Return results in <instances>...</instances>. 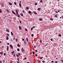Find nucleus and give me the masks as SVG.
<instances>
[{
    "instance_id": "nucleus-29",
    "label": "nucleus",
    "mask_w": 63,
    "mask_h": 63,
    "mask_svg": "<svg viewBox=\"0 0 63 63\" xmlns=\"http://www.w3.org/2000/svg\"><path fill=\"white\" fill-rule=\"evenodd\" d=\"M35 5H37V3H36L35 4Z\"/></svg>"
},
{
    "instance_id": "nucleus-24",
    "label": "nucleus",
    "mask_w": 63,
    "mask_h": 63,
    "mask_svg": "<svg viewBox=\"0 0 63 63\" xmlns=\"http://www.w3.org/2000/svg\"><path fill=\"white\" fill-rule=\"evenodd\" d=\"M23 13H24V14H25V12H24V11L23 10Z\"/></svg>"
},
{
    "instance_id": "nucleus-20",
    "label": "nucleus",
    "mask_w": 63,
    "mask_h": 63,
    "mask_svg": "<svg viewBox=\"0 0 63 63\" xmlns=\"http://www.w3.org/2000/svg\"><path fill=\"white\" fill-rule=\"evenodd\" d=\"M11 33L12 35H13V32H11Z\"/></svg>"
},
{
    "instance_id": "nucleus-32",
    "label": "nucleus",
    "mask_w": 63,
    "mask_h": 63,
    "mask_svg": "<svg viewBox=\"0 0 63 63\" xmlns=\"http://www.w3.org/2000/svg\"><path fill=\"white\" fill-rule=\"evenodd\" d=\"M6 35L8 36H9V34H8V33H7Z\"/></svg>"
},
{
    "instance_id": "nucleus-21",
    "label": "nucleus",
    "mask_w": 63,
    "mask_h": 63,
    "mask_svg": "<svg viewBox=\"0 0 63 63\" xmlns=\"http://www.w3.org/2000/svg\"><path fill=\"white\" fill-rule=\"evenodd\" d=\"M26 9H27V10H28L29 9V8L28 7H27L26 8Z\"/></svg>"
},
{
    "instance_id": "nucleus-9",
    "label": "nucleus",
    "mask_w": 63,
    "mask_h": 63,
    "mask_svg": "<svg viewBox=\"0 0 63 63\" xmlns=\"http://www.w3.org/2000/svg\"><path fill=\"white\" fill-rule=\"evenodd\" d=\"M40 10H41V8H39L38 9V11H40Z\"/></svg>"
},
{
    "instance_id": "nucleus-31",
    "label": "nucleus",
    "mask_w": 63,
    "mask_h": 63,
    "mask_svg": "<svg viewBox=\"0 0 63 63\" xmlns=\"http://www.w3.org/2000/svg\"><path fill=\"white\" fill-rule=\"evenodd\" d=\"M3 55L4 56L6 55V53H4L3 54Z\"/></svg>"
},
{
    "instance_id": "nucleus-63",
    "label": "nucleus",
    "mask_w": 63,
    "mask_h": 63,
    "mask_svg": "<svg viewBox=\"0 0 63 63\" xmlns=\"http://www.w3.org/2000/svg\"><path fill=\"white\" fill-rule=\"evenodd\" d=\"M35 26H33V28H35Z\"/></svg>"
},
{
    "instance_id": "nucleus-19",
    "label": "nucleus",
    "mask_w": 63,
    "mask_h": 63,
    "mask_svg": "<svg viewBox=\"0 0 63 63\" xmlns=\"http://www.w3.org/2000/svg\"><path fill=\"white\" fill-rule=\"evenodd\" d=\"M55 17H57V15H56L55 16Z\"/></svg>"
},
{
    "instance_id": "nucleus-34",
    "label": "nucleus",
    "mask_w": 63,
    "mask_h": 63,
    "mask_svg": "<svg viewBox=\"0 0 63 63\" xmlns=\"http://www.w3.org/2000/svg\"><path fill=\"white\" fill-rule=\"evenodd\" d=\"M14 4L15 5H16V2H14Z\"/></svg>"
},
{
    "instance_id": "nucleus-4",
    "label": "nucleus",
    "mask_w": 63,
    "mask_h": 63,
    "mask_svg": "<svg viewBox=\"0 0 63 63\" xmlns=\"http://www.w3.org/2000/svg\"><path fill=\"white\" fill-rule=\"evenodd\" d=\"M9 49V46H7V50L8 51V49Z\"/></svg>"
},
{
    "instance_id": "nucleus-44",
    "label": "nucleus",
    "mask_w": 63,
    "mask_h": 63,
    "mask_svg": "<svg viewBox=\"0 0 63 63\" xmlns=\"http://www.w3.org/2000/svg\"><path fill=\"white\" fill-rule=\"evenodd\" d=\"M36 52H38V50H35Z\"/></svg>"
},
{
    "instance_id": "nucleus-2",
    "label": "nucleus",
    "mask_w": 63,
    "mask_h": 63,
    "mask_svg": "<svg viewBox=\"0 0 63 63\" xmlns=\"http://www.w3.org/2000/svg\"><path fill=\"white\" fill-rule=\"evenodd\" d=\"M21 51L23 52L24 51V49H23L22 48H21Z\"/></svg>"
},
{
    "instance_id": "nucleus-30",
    "label": "nucleus",
    "mask_w": 63,
    "mask_h": 63,
    "mask_svg": "<svg viewBox=\"0 0 63 63\" xmlns=\"http://www.w3.org/2000/svg\"><path fill=\"white\" fill-rule=\"evenodd\" d=\"M32 37H33V36H34V34H32Z\"/></svg>"
},
{
    "instance_id": "nucleus-64",
    "label": "nucleus",
    "mask_w": 63,
    "mask_h": 63,
    "mask_svg": "<svg viewBox=\"0 0 63 63\" xmlns=\"http://www.w3.org/2000/svg\"><path fill=\"white\" fill-rule=\"evenodd\" d=\"M27 63H30L29 62H27Z\"/></svg>"
},
{
    "instance_id": "nucleus-48",
    "label": "nucleus",
    "mask_w": 63,
    "mask_h": 63,
    "mask_svg": "<svg viewBox=\"0 0 63 63\" xmlns=\"http://www.w3.org/2000/svg\"><path fill=\"white\" fill-rule=\"evenodd\" d=\"M51 62H53V63L54 62H53V61H51Z\"/></svg>"
},
{
    "instance_id": "nucleus-62",
    "label": "nucleus",
    "mask_w": 63,
    "mask_h": 63,
    "mask_svg": "<svg viewBox=\"0 0 63 63\" xmlns=\"http://www.w3.org/2000/svg\"><path fill=\"white\" fill-rule=\"evenodd\" d=\"M33 13H35V12L34 11H33Z\"/></svg>"
},
{
    "instance_id": "nucleus-33",
    "label": "nucleus",
    "mask_w": 63,
    "mask_h": 63,
    "mask_svg": "<svg viewBox=\"0 0 63 63\" xmlns=\"http://www.w3.org/2000/svg\"><path fill=\"white\" fill-rule=\"evenodd\" d=\"M0 13H2V11H1V10L0 9Z\"/></svg>"
},
{
    "instance_id": "nucleus-38",
    "label": "nucleus",
    "mask_w": 63,
    "mask_h": 63,
    "mask_svg": "<svg viewBox=\"0 0 63 63\" xmlns=\"http://www.w3.org/2000/svg\"><path fill=\"white\" fill-rule=\"evenodd\" d=\"M56 13H57V14L58 13V12H57V11H55Z\"/></svg>"
},
{
    "instance_id": "nucleus-54",
    "label": "nucleus",
    "mask_w": 63,
    "mask_h": 63,
    "mask_svg": "<svg viewBox=\"0 0 63 63\" xmlns=\"http://www.w3.org/2000/svg\"><path fill=\"white\" fill-rule=\"evenodd\" d=\"M57 61H56L55 62V63H57Z\"/></svg>"
},
{
    "instance_id": "nucleus-27",
    "label": "nucleus",
    "mask_w": 63,
    "mask_h": 63,
    "mask_svg": "<svg viewBox=\"0 0 63 63\" xmlns=\"http://www.w3.org/2000/svg\"><path fill=\"white\" fill-rule=\"evenodd\" d=\"M59 37H61V34H59Z\"/></svg>"
},
{
    "instance_id": "nucleus-36",
    "label": "nucleus",
    "mask_w": 63,
    "mask_h": 63,
    "mask_svg": "<svg viewBox=\"0 0 63 63\" xmlns=\"http://www.w3.org/2000/svg\"><path fill=\"white\" fill-rule=\"evenodd\" d=\"M17 59L18 60V61H19V59L18 58H17Z\"/></svg>"
},
{
    "instance_id": "nucleus-37",
    "label": "nucleus",
    "mask_w": 63,
    "mask_h": 63,
    "mask_svg": "<svg viewBox=\"0 0 63 63\" xmlns=\"http://www.w3.org/2000/svg\"><path fill=\"white\" fill-rule=\"evenodd\" d=\"M32 53H33V54H34V53H35V52H34V51Z\"/></svg>"
},
{
    "instance_id": "nucleus-16",
    "label": "nucleus",
    "mask_w": 63,
    "mask_h": 63,
    "mask_svg": "<svg viewBox=\"0 0 63 63\" xmlns=\"http://www.w3.org/2000/svg\"><path fill=\"white\" fill-rule=\"evenodd\" d=\"M39 20L40 21H42V19L41 18H40L39 19Z\"/></svg>"
},
{
    "instance_id": "nucleus-10",
    "label": "nucleus",
    "mask_w": 63,
    "mask_h": 63,
    "mask_svg": "<svg viewBox=\"0 0 63 63\" xmlns=\"http://www.w3.org/2000/svg\"><path fill=\"white\" fill-rule=\"evenodd\" d=\"M19 6L20 7H21V3H19Z\"/></svg>"
},
{
    "instance_id": "nucleus-5",
    "label": "nucleus",
    "mask_w": 63,
    "mask_h": 63,
    "mask_svg": "<svg viewBox=\"0 0 63 63\" xmlns=\"http://www.w3.org/2000/svg\"><path fill=\"white\" fill-rule=\"evenodd\" d=\"M12 12L14 14H16V13H15L14 12V11H12Z\"/></svg>"
},
{
    "instance_id": "nucleus-6",
    "label": "nucleus",
    "mask_w": 63,
    "mask_h": 63,
    "mask_svg": "<svg viewBox=\"0 0 63 63\" xmlns=\"http://www.w3.org/2000/svg\"><path fill=\"white\" fill-rule=\"evenodd\" d=\"M28 13L29 14H31V11H29Z\"/></svg>"
},
{
    "instance_id": "nucleus-22",
    "label": "nucleus",
    "mask_w": 63,
    "mask_h": 63,
    "mask_svg": "<svg viewBox=\"0 0 63 63\" xmlns=\"http://www.w3.org/2000/svg\"><path fill=\"white\" fill-rule=\"evenodd\" d=\"M42 2H43V0H41L40 1V3H42Z\"/></svg>"
},
{
    "instance_id": "nucleus-8",
    "label": "nucleus",
    "mask_w": 63,
    "mask_h": 63,
    "mask_svg": "<svg viewBox=\"0 0 63 63\" xmlns=\"http://www.w3.org/2000/svg\"><path fill=\"white\" fill-rule=\"evenodd\" d=\"M9 39V37H8V36H7V38H6V40H8Z\"/></svg>"
},
{
    "instance_id": "nucleus-17",
    "label": "nucleus",
    "mask_w": 63,
    "mask_h": 63,
    "mask_svg": "<svg viewBox=\"0 0 63 63\" xmlns=\"http://www.w3.org/2000/svg\"><path fill=\"white\" fill-rule=\"evenodd\" d=\"M26 40L27 42H28V38L27 37L26 38Z\"/></svg>"
},
{
    "instance_id": "nucleus-1",
    "label": "nucleus",
    "mask_w": 63,
    "mask_h": 63,
    "mask_svg": "<svg viewBox=\"0 0 63 63\" xmlns=\"http://www.w3.org/2000/svg\"><path fill=\"white\" fill-rule=\"evenodd\" d=\"M16 14H17V16L18 17H19V15H18V11H17V10H16Z\"/></svg>"
},
{
    "instance_id": "nucleus-3",
    "label": "nucleus",
    "mask_w": 63,
    "mask_h": 63,
    "mask_svg": "<svg viewBox=\"0 0 63 63\" xmlns=\"http://www.w3.org/2000/svg\"><path fill=\"white\" fill-rule=\"evenodd\" d=\"M6 31H7V32H10V31H9V30H6Z\"/></svg>"
},
{
    "instance_id": "nucleus-47",
    "label": "nucleus",
    "mask_w": 63,
    "mask_h": 63,
    "mask_svg": "<svg viewBox=\"0 0 63 63\" xmlns=\"http://www.w3.org/2000/svg\"><path fill=\"white\" fill-rule=\"evenodd\" d=\"M43 63H45V62L44 61H43Z\"/></svg>"
},
{
    "instance_id": "nucleus-51",
    "label": "nucleus",
    "mask_w": 63,
    "mask_h": 63,
    "mask_svg": "<svg viewBox=\"0 0 63 63\" xmlns=\"http://www.w3.org/2000/svg\"><path fill=\"white\" fill-rule=\"evenodd\" d=\"M0 63H2V62L1 61H0Z\"/></svg>"
},
{
    "instance_id": "nucleus-52",
    "label": "nucleus",
    "mask_w": 63,
    "mask_h": 63,
    "mask_svg": "<svg viewBox=\"0 0 63 63\" xmlns=\"http://www.w3.org/2000/svg\"><path fill=\"white\" fill-rule=\"evenodd\" d=\"M51 41H52V39H51Z\"/></svg>"
},
{
    "instance_id": "nucleus-35",
    "label": "nucleus",
    "mask_w": 63,
    "mask_h": 63,
    "mask_svg": "<svg viewBox=\"0 0 63 63\" xmlns=\"http://www.w3.org/2000/svg\"><path fill=\"white\" fill-rule=\"evenodd\" d=\"M50 20H53V19H52V18H51L50 19Z\"/></svg>"
},
{
    "instance_id": "nucleus-14",
    "label": "nucleus",
    "mask_w": 63,
    "mask_h": 63,
    "mask_svg": "<svg viewBox=\"0 0 63 63\" xmlns=\"http://www.w3.org/2000/svg\"><path fill=\"white\" fill-rule=\"evenodd\" d=\"M9 4L10 5H12V4L11 3H10V2L9 3Z\"/></svg>"
},
{
    "instance_id": "nucleus-46",
    "label": "nucleus",
    "mask_w": 63,
    "mask_h": 63,
    "mask_svg": "<svg viewBox=\"0 0 63 63\" xmlns=\"http://www.w3.org/2000/svg\"><path fill=\"white\" fill-rule=\"evenodd\" d=\"M35 56H37V54H35Z\"/></svg>"
},
{
    "instance_id": "nucleus-55",
    "label": "nucleus",
    "mask_w": 63,
    "mask_h": 63,
    "mask_svg": "<svg viewBox=\"0 0 63 63\" xmlns=\"http://www.w3.org/2000/svg\"><path fill=\"white\" fill-rule=\"evenodd\" d=\"M24 59H26L27 58H24Z\"/></svg>"
},
{
    "instance_id": "nucleus-57",
    "label": "nucleus",
    "mask_w": 63,
    "mask_h": 63,
    "mask_svg": "<svg viewBox=\"0 0 63 63\" xmlns=\"http://www.w3.org/2000/svg\"><path fill=\"white\" fill-rule=\"evenodd\" d=\"M40 42L41 43H42V40H41L40 41Z\"/></svg>"
},
{
    "instance_id": "nucleus-15",
    "label": "nucleus",
    "mask_w": 63,
    "mask_h": 63,
    "mask_svg": "<svg viewBox=\"0 0 63 63\" xmlns=\"http://www.w3.org/2000/svg\"><path fill=\"white\" fill-rule=\"evenodd\" d=\"M0 53L1 55H2V54H3V53H2V52H0Z\"/></svg>"
},
{
    "instance_id": "nucleus-12",
    "label": "nucleus",
    "mask_w": 63,
    "mask_h": 63,
    "mask_svg": "<svg viewBox=\"0 0 63 63\" xmlns=\"http://www.w3.org/2000/svg\"><path fill=\"white\" fill-rule=\"evenodd\" d=\"M20 15H21V16H23V15L22 13H21L20 14Z\"/></svg>"
},
{
    "instance_id": "nucleus-43",
    "label": "nucleus",
    "mask_w": 63,
    "mask_h": 63,
    "mask_svg": "<svg viewBox=\"0 0 63 63\" xmlns=\"http://www.w3.org/2000/svg\"><path fill=\"white\" fill-rule=\"evenodd\" d=\"M7 45H9V43H7Z\"/></svg>"
},
{
    "instance_id": "nucleus-45",
    "label": "nucleus",
    "mask_w": 63,
    "mask_h": 63,
    "mask_svg": "<svg viewBox=\"0 0 63 63\" xmlns=\"http://www.w3.org/2000/svg\"><path fill=\"white\" fill-rule=\"evenodd\" d=\"M16 55V56H17V57H19V56L17 55Z\"/></svg>"
},
{
    "instance_id": "nucleus-28",
    "label": "nucleus",
    "mask_w": 63,
    "mask_h": 63,
    "mask_svg": "<svg viewBox=\"0 0 63 63\" xmlns=\"http://www.w3.org/2000/svg\"><path fill=\"white\" fill-rule=\"evenodd\" d=\"M25 30H26V31H27V29H25Z\"/></svg>"
},
{
    "instance_id": "nucleus-61",
    "label": "nucleus",
    "mask_w": 63,
    "mask_h": 63,
    "mask_svg": "<svg viewBox=\"0 0 63 63\" xmlns=\"http://www.w3.org/2000/svg\"><path fill=\"white\" fill-rule=\"evenodd\" d=\"M15 38H13V40H15Z\"/></svg>"
},
{
    "instance_id": "nucleus-58",
    "label": "nucleus",
    "mask_w": 63,
    "mask_h": 63,
    "mask_svg": "<svg viewBox=\"0 0 63 63\" xmlns=\"http://www.w3.org/2000/svg\"><path fill=\"white\" fill-rule=\"evenodd\" d=\"M9 20V21H10V22H11V20H10V19Z\"/></svg>"
},
{
    "instance_id": "nucleus-18",
    "label": "nucleus",
    "mask_w": 63,
    "mask_h": 63,
    "mask_svg": "<svg viewBox=\"0 0 63 63\" xmlns=\"http://www.w3.org/2000/svg\"><path fill=\"white\" fill-rule=\"evenodd\" d=\"M17 50L18 51H19V49L18 48L17 49Z\"/></svg>"
},
{
    "instance_id": "nucleus-7",
    "label": "nucleus",
    "mask_w": 63,
    "mask_h": 63,
    "mask_svg": "<svg viewBox=\"0 0 63 63\" xmlns=\"http://www.w3.org/2000/svg\"><path fill=\"white\" fill-rule=\"evenodd\" d=\"M10 46L12 48H13V46H12V45H10Z\"/></svg>"
},
{
    "instance_id": "nucleus-23",
    "label": "nucleus",
    "mask_w": 63,
    "mask_h": 63,
    "mask_svg": "<svg viewBox=\"0 0 63 63\" xmlns=\"http://www.w3.org/2000/svg\"><path fill=\"white\" fill-rule=\"evenodd\" d=\"M6 11H7V12H8V13H9V10H7V9H6Z\"/></svg>"
},
{
    "instance_id": "nucleus-59",
    "label": "nucleus",
    "mask_w": 63,
    "mask_h": 63,
    "mask_svg": "<svg viewBox=\"0 0 63 63\" xmlns=\"http://www.w3.org/2000/svg\"><path fill=\"white\" fill-rule=\"evenodd\" d=\"M20 3H21V1H20V2H19Z\"/></svg>"
},
{
    "instance_id": "nucleus-42",
    "label": "nucleus",
    "mask_w": 63,
    "mask_h": 63,
    "mask_svg": "<svg viewBox=\"0 0 63 63\" xmlns=\"http://www.w3.org/2000/svg\"><path fill=\"white\" fill-rule=\"evenodd\" d=\"M20 23H21V21H20Z\"/></svg>"
},
{
    "instance_id": "nucleus-39",
    "label": "nucleus",
    "mask_w": 63,
    "mask_h": 63,
    "mask_svg": "<svg viewBox=\"0 0 63 63\" xmlns=\"http://www.w3.org/2000/svg\"><path fill=\"white\" fill-rule=\"evenodd\" d=\"M34 13H35V15H37V13L36 12H35Z\"/></svg>"
},
{
    "instance_id": "nucleus-26",
    "label": "nucleus",
    "mask_w": 63,
    "mask_h": 63,
    "mask_svg": "<svg viewBox=\"0 0 63 63\" xmlns=\"http://www.w3.org/2000/svg\"><path fill=\"white\" fill-rule=\"evenodd\" d=\"M13 56H14V57H16V55H15V54H14Z\"/></svg>"
},
{
    "instance_id": "nucleus-13",
    "label": "nucleus",
    "mask_w": 63,
    "mask_h": 63,
    "mask_svg": "<svg viewBox=\"0 0 63 63\" xmlns=\"http://www.w3.org/2000/svg\"><path fill=\"white\" fill-rule=\"evenodd\" d=\"M17 46H18V47H20V45L18 44H17Z\"/></svg>"
},
{
    "instance_id": "nucleus-40",
    "label": "nucleus",
    "mask_w": 63,
    "mask_h": 63,
    "mask_svg": "<svg viewBox=\"0 0 63 63\" xmlns=\"http://www.w3.org/2000/svg\"><path fill=\"white\" fill-rule=\"evenodd\" d=\"M22 40L23 41H24V39H23Z\"/></svg>"
},
{
    "instance_id": "nucleus-60",
    "label": "nucleus",
    "mask_w": 63,
    "mask_h": 63,
    "mask_svg": "<svg viewBox=\"0 0 63 63\" xmlns=\"http://www.w3.org/2000/svg\"><path fill=\"white\" fill-rule=\"evenodd\" d=\"M36 46H34V48H36Z\"/></svg>"
},
{
    "instance_id": "nucleus-11",
    "label": "nucleus",
    "mask_w": 63,
    "mask_h": 63,
    "mask_svg": "<svg viewBox=\"0 0 63 63\" xmlns=\"http://www.w3.org/2000/svg\"><path fill=\"white\" fill-rule=\"evenodd\" d=\"M21 27L19 26V28L20 30H21Z\"/></svg>"
},
{
    "instance_id": "nucleus-50",
    "label": "nucleus",
    "mask_w": 63,
    "mask_h": 63,
    "mask_svg": "<svg viewBox=\"0 0 63 63\" xmlns=\"http://www.w3.org/2000/svg\"><path fill=\"white\" fill-rule=\"evenodd\" d=\"M16 42H17V39H16Z\"/></svg>"
},
{
    "instance_id": "nucleus-56",
    "label": "nucleus",
    "mask_w": 63,
    "mask_h": 63,
    "mask_svg": "<svg viewBox=\"0 0 63 63\" xmlns=\"http://www.w3.org/2000/svg\"><path fill=\"white\" fill-rule=\"evenodd\" d=\"M58 12H60V11H59V10H58Z\"/></svg>"
},
{
    "instance_id": "nucleus-53",
    "label": "nucleus",
    "mask_w": 63,
    "mask_h": 63,
    "mask_svg": "<svg viewBox=\"0 0 63 63\" xmlns=\"http://www.w3.org/2000/svg\"><path fill=\"white\" fill-rule=\"evenodd\" d=\"M17 63H19V62H18V61H17Z\"/></svg>"
},
{
    "instance_id": "nucleus-25",
    "label": "nucleus",
    "mask_w": 63,
    "mask_h": 63,
    "mask_svg": "<svg viewBox=\"0 0 63 63\" xmlns=\"http://www.w3.org/2000/svg\"><path fill=\"white\" fill-rule=\"evenodd\" d=\"M12 54H13V53H14V51H13L12 52Z\"/></svg>"
},
{
    "instance_id": "nucleus-41",
    "label": "nucleus",
    "mask_w": 63,
    "mask_h": 63,
    "mask_svg": "<svg viewBox=\"0 0 63 63\" xmlns=\"http://www.w3.org/2000/svg\"><path fill=\"white\" fill-rule=\"evenodd\" d=\"M42 58H43L42 57H41L40 58V59H42Z\"/></svg>"
},
{
    "instance_id": "nucleus-49",
    "label": "nucleus",
    "mask_w": 63,
    "mask_h": 63,
    "mask_svg": "<svg viewBox=\"0 0 63 63\" xmlns=\"http://www.w3.org/2000/svg\"><path fill=\"white\" fill-rule=\"evenodd\" d=\"M32 29H33V28H31V30L32 31Z\"/></svg>"
}]
</instances>
